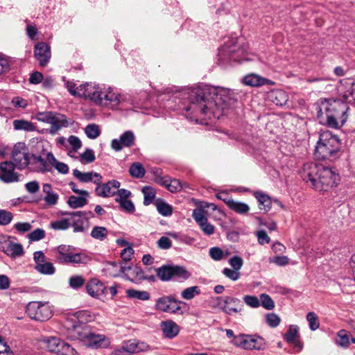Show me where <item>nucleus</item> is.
<instances>
[{
  "label": "nucleus",
  "mask_w": 355,
  "mask_h": 355,
  "mask_svg": "<svg viewBox=\"0 0 355 355\" xmlns=\"http://www.w3.org/2000/svg\"><path fill=\"white\" fill-rule=\"evenodd\" d=\"M306 320L309 322V326L311 330L315 331L319 328L320 323L318 318L314 312H309L306 315Z\"/></svg>",
  "instance_id": "nucleus-58"
},
{
  "label": "nucleus",
  "mask_w": 355,
  "mask_h": 355,
  "mask_svg": "<svg viewBox=\"0 0 355 355\" xmlns=\"http://www.w3.org/2000/svg\"><path fill=\"white\" fill-rule=\"evenodd\" d=\"M87 293L95 298L100 297L105 293L107 288L104 284L97 279H92L86 285Z\"/></svg>",
  "instance_id": "nucleus-25"
},
{
  "label": "nucleus",
  "mask_w": 355,
  "mask_h": 355,
  "mask_svg": "<svg viewBox=\"0 0 355 355\" xmlns=\"http://www.w3.org/2000/svg\"><path fill=\"white\" fill-rule=\"evenodd\" d=\"M58 199L59 195L53 191L49 194H46L44 198V200L49 206L55 205L58 203Z\"/></svg>",
  "instance_id": "nucleus-64"
},
{
  "label": "nucleus",
  "mask_w": 355,
  "mask_h": 355,
  "mask_svg": "<svg viewBox=\"0 0 355 355\" xmlns=\"http://www.w3.org/2000/svg\"><path fill=\"white\" fill-rule=\"evenodd\" d=\"M61 343L62 340L57 337H48L44 339V343L47 349L55 354H58Z\"/></svg>",
  "instance_id": "nucleus-37"
},
{
  "label": "nucleus",
  "mask_w": 355,
  "mask_h": 355,
  "mask_svg": "<svg viewBox=\"0 0 355 355\" xmlns=\"http://www.w3.org/2000/svg\"><path fill=\"white\" fill-rule=\"evenodd\" d=\"M227 49L231 53H243L248 48V45H241V39L236 37H228V40L225 42Z\"/></svg>",
  "instance_id": "nucleus-29"
},
{
  "label": "nucleus",
  "mask_w": 355,
  "mask_h": 355,
  "mask_svg": "<svg viewBox=\"0 0 355 355\" xmlns=\"http://www.w3.org/2000/svg\"><path fill=\"white\" fill-rule=\"evenodd\" d=\"M85 133L88 138L94 139H96L101 134V130L96 124H89L85 128Z\"/></svg>",
  "instance_id": "nucleus-50"
},
{
  "label": "nucleus",
  "mask_w": 355,
  "mask_h": 355,
  "mask_svg": "<svg viewBox=\"0 0 355 355\" xmlns=\"http://www.w3.org/2000/svg\"><path fill=\"white\" fill-rule=\"evenodd\" d=\"M243 83L251 87H259L264 85H271L272 83L270 80L254 73L246 75L243 79Z\"/></svg>",
  "instance_id": "nucleus-28"
},
{
  "label": "nucleus",
  "mask_w": 355,
  "mask_h": 355,
  "mask_svg": "<svg viewBox=\"0 0 355 355\" xmlns=\"http://www.w3.org/2000/svg\"><path fill=\"white\" fill-rule=\"evenodd\" d=\"M347 105L340 100L325 99L321 102L318 116L329 127L338 128L347 121Z\"/></svg>",
  "instance_id": "nucleus-3"
},
{
  "label": "nucleus",
  "mask_w": 355,
  "mask_h": 355,
  "mask_svg": "<svg viewBox=\"0 0 355 355\" xmlns=\"http://www.w3.org/2000/svg\"><path fill=\"white\" fill-rule=\"evenodd\" d=\"M35 269L40 273L44 275H53L55 271V267L51 262L40 263V264L35 266Z\"/></svg>",
  "instance_id": "nucleus-47"
},
{
  "label": "nucleus",
  "mask_w": 355,
  "mask_h": 355,
  "mask_svg": "<svg viewBox=\"0 0 355 355\" xmlns=\"http://www.w3.org/2000/svg\"><path fill=\"white\" fill-rule=\"evenodd\" d=\"M266 323L270 327H277L280 323V318L274 313H268L266 315Z\"/></svg>",
  "instance_id": "nucleus-60"
},
{
  "label": "nucleus",
  "mask_w": 355,
  "mask_h": 355,
  "mask_svg": "<svg viewBox=\"0 0 355 355\" xmlns=\"http://www.w3.org/2000/svg\"><path fill=\"white\" fill-rule=\"evenodd\" d=\"M160 329L163 336L168 339L175 338L180 330V326L171 320L162 321L160 323Z\"/></svg>",
  "instance_id": "nucleus-23"
},
{
  "label": "nucleus",
  "mask_w": 355,
  "mask_h": 355,
  "mask_svg": "<svg viewBox=\"0 0 355 355\" xmlns=\"http://www.w3.org/2000/svg\"><path fill=\"white\" fill-rule=\"evenodd\" d=\"M142 193L144 196V204L148 205L152 203L155 196V189L151 187H144L142 189Z\"/></svg>",
  "instance_id": "nucleus-51"
},
{
  "label": "nucleus",
  "mask_w": 355,
  "mask_h": 355,
  "mask_svg": "<svg viewBox=\"0 0 355 355\" xmlns=\"http://www.w3.org/2000/svg\"><path fill=\"white\" fill-rule=\"evenodd\" d=\"M126 295L130 299L147 301L150 298V293L146 291H137L133 288L128 289L125 291Z\"/></svg>",
  "instance_id": "nucleus-34"
},
{
  "label": "nucleus",
  "mask_w": 355,
  "mask_h": 355,
  "mask_svg": "<svg viewBox=\"0 0 355 355\" xmlns=\"http://www.w3.org/2000/svg\"><path fill=\"white\" fill-rule=\"evenodd\" d=\"M51 228L55 230H65L70 227L69 219L62 218L50 223Z\"/></svg>",
  "instance_id": "nucleus-52"
},
{
  "label": "nucleus",
  "mask_w": 355,
  "mask_h": 355,
  "mask_svg": "<svg viewBox=\"0 0 355 355\" xmlns=\"http://www.w3.org/2000/svg\"><path fill=\"white\" fill-rule=\"evenodd\" d=\"M260 305L267 310H272L275 307V303L272 298L267 294H261L260 295Z\"/></svg>",
  "instance_id": "nucleus-56"
},
{
  "label": "nucleus",
  "mask_w": 355,
  "mask_h": 355,
  "mask_svg": "<svg viewBox=\"0 0 355 355\" xmlns=\"http://www.w3.org/2000/svg\"><path fill=\"white\" fill-rule=\"evenodd\" d=\"M94 192L96 196L102 198H109L116 195V190L120 187L121 183L116 180H109L106 183H102L100 179L99 183L96 184Z\"/></svg>",
  "instance_id": "nucleus-13"
},
{
  "label": "nucleus",
  "mask_w": 355,
  "mask_h": 355,
  "mask_svg": "<svg viewBox=\"0 0 355 355\" xmlns=\"http://www.w3.org/2000/svg\"><path fill=\"white\" fill-rule=\"evenodd\" d=\"M121 258L123 261L128 262L130 261L134 255V250L132 247V245H128V247H125L121 252Z\"/></svg>",
  "instance_id": "nucleus-62"
},
{
  "label": "nucleus",
  "mask_w": 355,
  "mask_h": 355,
  "mask_svg": "<svg viewBox=\"0 0 355 355\" xmlns=\"http://www.w3.org/2000/svg\"><path fill=\"white\" fill-rule=\"evenodd\" d=\"M222 89L212 86H201L187 92L188 105L184 107L185 116L196 123H207L203 116L212 114L218 119L222 116Z\"/></svg>",
  "instance_id": "nucleus-1"
},
{
  "label": "nucleus",
  "mask_w": 355,
  "mask_h": 355,
  "mask_svg": "<svg viewBox=\"0 0 355 355\" xmlns=\"http://www.w3.org/2000/svg\"><path fill=\"white\" fill-rule=\"evenodd\" d=\"M85 345L92 348L106 347L109 345V341L103 334H96L89 332L83 337Z\"/></svg>",
  "instance_id": "nucleus-20"
},
{
  "label": "nucleus",
  "mask_w": 355,
  "mask_h": 355,
  "mask_svg": "<svg viewBox=\"0 0 355 355\" xmlns=\"http://www.w3.org/2000/svg\"><path fill=\"white\" fill-rule=\"evenodd\" d=\"M34 55L40 66H46L51 55L50 46L45 42L37 43L34 48Z\"/></svg>",
  "instance_id": "nucleus-19"
},
{
  "label": "nucleus",
  "mask_w": 355,
  "mask_h": 355,
  "mask_svg": "<svg viewBox=\"0 0 355 355\" xmlns=\"http://www.w3.org/2000/svg\"><path fill=\"white\" fill-rule=\"evenodd\" d=\"M271 101L277 105H285L288 101V96L282 90H274L270 93Z\"/></svg>",
  "instance_id": "nucleus-35"
},
{
  "label": "nucleus",
  "mask_w": 355,
  "mask_h": 355,
  "mask_svg": "<svg viewBox=\"0 0 355 355\" xmlns=\"http://www.w3.org/2000/svg\"><path fill=\"white\" fill-rule=\"evenodd\" d=\"M121 348L128 354L137 353L141 350L139 343L135 340H130L125 342Z\"/></svg>",
  "instance_id": "nucleus-40"
},
{
  "label": "nucleus",
  "mask_w": 355,
  "mask_h": 355,
  "mask_svg": "<svg viewBox=\"0 0 355 355\" xmlns=\"http://www.w3.org/2000/svg\"><path fill=\"white\" fill-rule=\"evenodd\" d=\"M338 92L345 101L350 103L355 101V82L349 80L340 81Z\"/></svg>",
  "instance_id": "nucleus-18"
},
{
  "label": "nucleus",
  "mask_w": 355,
  "mask_h": 355,
  "mask_svg": "<svg viewBox=\"0 0 355 355\" xmlns=\"http://www.w3.org/2000/svg\"><path fill=\"white\" fill-rule=\"evenodd\" d=\"M340 149V141L338 136L330 131L320 133L315 150V156L319 159H333Z\"/></svg>",
  "instance_id": "nucleus-4"
},
{
  "label": "nucleus",
  "mask_w": 355,
  "mask_h": 355,
  "mask_svg": "<svg viewBox=\"0 0 355 355\" xmlns=\"http://www.w3.org/2000/svg\"><path fill=\"white\" fill-rule=\"evenodd\" d=\"M13 214L6 209H0V225L6 226L11 223Z\"/></svg>",
  "instance_id": "nucleus-57"
},
{
  "label": "nucleus",
  "mask_w": 355,
  "mask_h": 355,
  "mask_svg": "<svg viewBox=\"0 0 355 355\" xmlns=\"http://www.w3.org/2000/svg\"><path fill=\"white\" fill-rule=\"evenodd\" d=\"M108 231L105 227L95 226L91 232V236L95 239L103 241L107 235Z\"/></svg>",
  "instance_id": "nucleus-48"
},
{
  "label": "nucleus",
  "mask_w": 355,
  "mask_h": 355,
  "mask_svg": "<svg viewBox=\"0 0 355 355\" xmlns=\"http://www.w3.org/2000/svg\"><path fill=\"white\" fill-rule=\"evenodd\" d=\"M51 254L55 261L60 264L87 263L89 260L85 253L75 252V248L67 245H60L51 249Z\"/></svg>",
  "instance_id": "nucleus-6"
},
{
  "label": "nucleus",
  "mask_w": 355,
  "mask_h": 355,
  "mask_svg": "<svg viewBox=\"0 0 355 355\" xmlns=\"http://www.w3.org/2000/svg\"><path fill=\"white\" fill-rule=\"evenodd\" d=\"M72 218L79 217L78 219H73L72 227L74 232H82L87 228L88 220L85 218V213L82 211H73L69 214Z\"/></svg>",
  "instance_id": "nucleus-27"
},
{
  "label": "nucleus",
  "mask_w": 355,
  "mask_h": 355,
  "mask_svg": "<svg viewBox=\"0 0 355 355\" xmlns=\"http://www.w3.org/2000/svg\"><path fill=\"white\" fill-rule=\"evenodd\" d=\"M15 164L12 162L5 161L0 163V180L6 183L19 181V175L15 172Z\"/></svg>",
  "instance_id": "nucleus-15"
},
{
  "label": "nucleus",
  "mask_w": 355,
  "mask_h": 355,
  "mask_svg": "<svg viewBox=\"0 0 355 355\" xmlns=\"http://www.w3.org/2000/svg\"><path fill=\"white\" fill-rule=\"evenodd\" d=\"M223 304V311L228 314L240 311L243 306L241 300L233 297H226Z\"/></svg>",
  "instance_id": "nucleus-31"
},
{
  "label": "nucleus",
  "mask_w": 355,
  "mask_h": 355,
  "mask_svg": "<svg viewBox=\"0 0 355 355\" xmlns=\"http://www.w3.org/2000/svg\"><path fill=\"white\" fill-rule=\"evenodd\" d=\"M223 202L234 211L239 214H246L250 211V207L248 204L236 201L234 200H223Z\"/></svg>",
  "instance_id": "nucleus-32"
},
{
  "label": "nucleus",
  "mask_w": 355,
  "mask_h": 355,
  "mask_svg": "<svg viewBox=\"0 0 355 355\" xmlns=\"http://www.w3.org/2000/svg\"><path fill=\"white\" fill-rule=\"evenodd\" d=\"M95 316L88 310L76 311L68 314L64 322V327L69 330H76L81 324L94 320Z\"/></svg>",
  "instance_id": "nucleus-10"
},
{
  "label": "nucleus",
  "mask_w": 355,
  "mask_h": 355,
  "mask_svg": "<svg viewBox=\"0 0 355 355\" xmlns=\"http://www.w3.org/2000/svg\"><path fill=\"white\" fill-rule=\"evenodd\" d=\"M253 195L259 202L260 209L263 210L265 212H268L270 210L272 200L268 194L261 191H257L254 192Z\"/></svg>",
  "instance_id": "nucleus-30"
},
{
  "label": "nucleus",
  "mask_w": 355,
  "mask_h": 355,
  "mask_svg": "<svg viewBox=\"0 0 355 355\" xmlns=\"http://www.w3.org/2000/svg\"><path fill=\"white\" fill-rule=\"evenodd\" d=\"M110 265L112 267L114 270V276L117 277L121 275L125 274V272L128 270H130L132 268L131 266H126L121 262H116L113 261L110 263Z\"/></svg>",
  "instance_id": "nucleus-43"
},
{
  "label": "nucleus",
  "mask_w": 355,
  "mask_h": 355,
  "mask_svg": "<svg viewBox=\"0 0 355 355\" xmlns=\"http://www.w3.org/2000/svg\"><path fill=\"white\" fill-rule=\"evenodd\" d=\"M216 207L213 204H202L193 209L192 216L198 224L203 225V222L207 220L210 215V211L215 210Z\"/></svg>",
  "instance_id": "nucleus-21"
},
{
  "label": "nucleus",
  "mask_w": 355,
  "mask_h": 355,
  "mask_svg": "<svg viewBox=\"0 0 355 355\" xmlns=\"http://www.w3.org/2000/svg\"><path fill=\"white\" fill-rule=\"evenodd\" d=\"M145 172L144 166L139 162H134L129 168L130 175L135 178H143Z\"/></svg>",
  "instance_id": "nucleus-42"
},
{
  "label": "nucleus",
  "mask_w": 355,
  "mask_h": 355,
  "mask_svg": "<svg viewBox=\"0 0 355 355\" xmlns=\"http://www.w3.org/2000/svg\"><path fill=\"white\" fill-rule=\"evenodd\" d=\"M76 350L69 344L62 340L58 354L59 355H76Z\"/></svg>",
  "instance_id": "nucleus-53"
},
{
  "label": "nucleus",
  "mask_w": 355,
  "mask_h": 355,
  "mask_svg": "<svg viewBox=\"0 0 355 355\" xmlns=\"http://www.w3.org/2000/svg\"><path fill=\"white\" fill-rule=\"evenodd\" d=\"M73 175L80 182L88 183L93 182L95 184H98L100 179H103L102 176L96 172H81L78 169L73 170Z\"/></svg>",
  "instance_id": "nucleus-26"
},
{
  "label": "nucleus",
  "mask_w": 355,
  "mask_h": 355,
  "mask_svg": "<svg viewBox=\"0 0 355 355\" xmlns=\"http://www.w3.org/2000/svg\"><path fill=\"white\" fill-rule=\"evenodd\" d=\"M236 347L244 349L261 350L265 347V340L257 335L239 334L231 340Z\"/></svg>",
  "instance_id": "nucleus-8"
},
{
  "label": "nucleus",
  "mask_w": 355,
  "mask_h": 355,
  "mask_svg": "<svg viewBox=\"0 0 355 355\" xmlns=\"http://www.w3.org/2000/svg\"><path fill=\"white\" fill-rule=\"evenodd\" d=\"M301 176L310 187L318 191H328L336 187L340 180L334 168L313 162L304 164Z\"/></svg>",
  "instance_id": "nucleus-2"
},
{
  "label": "nucleus",
  "mask_w": 355,
  "mask_h": 355,
  "mask_svg": "<svg viewBox=\"0 0 355 355\" xmlns=\"http://www.w3.org/2000/svg\"><path fill=\"white\" fill-rule=\"evenodd\" d=\"M85 279L81 275L71 276L69 279V286L73 289H78L85 284Z\"/></svg>",
  "instance_id": "nucleus-55"
},
{
  "label": "nucleus",
  "mask_w": 355,
  "mask_h": 355,
  "mask_svg": "<svg viewBox=\"0 0 355 355\" xmlns=\"http://www.w3.org/2000/svg\"><path fill=\"white\" fill-rule=\"evenodd\" d=\"M65 85L69 93L74 96H80L88 98L89 92L91 90H92V83H87L80 85L78 87H76L75 83L71 81H67Z\"/></svg>",
  "instance_id": "nucleus-22"
},
{
  "label": "nucleus",
  "mask_w": 355,
  "mask_h": 355,
  "mask_svg": "<svg viewBox=\"0 0 355 355\" xmlns=\"http://www.w3.org/2000/svg\"><path fill=\"white\" fill-rule=\"evenodd\" d=\"M50 155L54 156L51 152L43 153L42 155H33L35 171L41 173H52L53 162L49 161Z\"/></svg>",
  "instance_id": "nucleus-17"
},
{
  "label": "nucleus",
  "mask_w": 355,
  "mask_h": 355,
  "mask_svg": "<svg viewBox=\"0 0 355 355\" xmlns=\"http://www.w3.org/2000/svg\"><path fill=\"white\" fill-rule=\"evenodd\" d=\"M135 135L131 130L125 131L119 139H114L111 141V147L115 151H120L123 148L131 147L135 145Z\"/></svg>",
  "instance_id": "nucleus-14"
},
{
  "label": "nucleus",
  "mask_w": 355,
  "mask_h": 355,
  "mask_svg": "<svg viewBox=\"0 0 355 355\" xmlns=\"http://www.w3.org/2000/svg\"><path fill=\"white\" fill-rule=\"evenodd\" d=\"M156 272L162 281H169L173 278V266H162L156 269Z\"/></svg>",
  "instance_id": "nucleus-36"
},
{
  "label": "nucleus",
  "mask_w": 355,
  "mask_h": 355,
  "mask_svg": "<svg viewBox=\"0 0 355 355\" xmlns=\"http://www.w3.org/2000/svg\"><path fill=\"white\" fill-rule=\"evenodd\" d=\"M11 239L10 236L0 234V250L11 258L22 256L24 253L22 245L13 242Z\"/></svg>",
  "instance_id": "nucleus-11"
},
{
  "label": "nucleus",
  "mask_w": 355,
  "mask_h": 355,
  "mask_svg": "<svg viewBox=\"0 0 355 355\" xmlns=\"http://www.w3.org/2000/svg\"><path fill=\"white\" fill-rule=\"evenodd\" d=\"M87 197L84 196H71L69 197L67 200L68 205L73 209H77L84 207L87 204Z\"/></svg>",
  "instance_id": "nucleus-38"
},
{
  "label": "nucleus",
  "mask_w": 355,
  "mask_h": 355,
  "mask_svg": "<svg viewBox=\"0 0 355 355\" xmlns=\"http://www.w3.org/2000/svg\"><path fill=\"white\" fill-rule=\"evenodd\" d=\"M121 210L127 213H133L135 210L133 202L130 200H125L118 202Z\"/></svg>",
  "instance_id": "nucleus-63"
},
{
  "label": "nucleus",
  "mask_w": 355,
  "mask_h": 355,
  "mask_svg": "<svg viewBox=\"0 0 355 355\" xmlns=\"http://www.w3.org/2000/svg\"><path fill=\"white\" fill-rule=\"evenodd\" d=\"M156 207L158 212L164 216H169L173 213L172 207L162 200H158Z\"/></svg>",
  "instance_id": "nucleus-49"
},
{
  "label": "nucleus",
  "mask_w": 355,
  "mask_h": 355,
  "mask_svg": "<svg viewBox=\"0 0 355 355\" xmlns=\"http://www.w3.org/2000/svg\"><path fill=\"white\" fill-rule=\"evenodd\" d=\"M200 294V289L198 286H194L185 288L181 293V297L184 300H190L195 296Z\"/></svg>",
  "instance_id": "nucleus-45"
},
{
  "label": "nucleus",
  "mask_w": 355,
  "mask_h": 355,
  "mask_svg": "<svg viewBox=\"0 0 355 355\" xmlns=\"http://www.w3.org/2000/svg\"><path fill=\"white\" fill-rule=\"evenodd\" d=\"M53 162L52 169L54 168L58 173L66 175L69 173V168L67 164L59 162L55 156L50 155V159Z\"/></svg>",
  "instance_id": "nucleus-44"
},
{
  "label": "nucleus",
  "mask_w": 355,
  "mask_h": 355,
  "mask_svg": "<svg viewBox=\"0 0 355 355\" xmlns=\"http://www.w3.org/2000/svg\"><path fill=\"white\" fill-rule=\"evenodd\" d=\"M231 268L223 269V274L232 281L238 280L241 277L240 270L243 265V260L239 256H233L228 260Z\"/></svg>",
  "instance_id": "nucleus-16"
},
{
  "label": "nucleus",
  "mask_w": 355,
  "mask_h": 355,
  "mask_svg": "<svg viewBox=\"0 0 355 355\" xmlns=\"http://www.w3.org/2000/svg\"><path fill=\"white\" fill-rule=\"evenodd\" d=\"M96 159L94 152L92 149L87 148L78 157L79 162L83 164H87L93 162Z\"/></svg>",
  "instance_id": "nucleus-46"
},
{
  "label": "nucleus",
  "mask_w": 355,
  "mask_h": 355,
  "mask_svg": "<svg viewBox=\"0 0 355 355\" xmlns=\"http://www.w3.org/2000/svg\"><path fill=\"white\" fill-rule=\"evenodd\" d=\"M130 270H132V277L131 278V277H128L126 274H125L124 277L126 279L130 280V282H141V281L144 280V279H145L144 272L140 267H139V266L132 267V268Z\"/></svg>",
  "instance_id": "nucleus-39"
},
{
  "label": "nucleus",
  "mask_w": 355,
  "mask_h": 355,
  "mask_svg": "<svg viewBox=\"0 0 355 355\" xmlns=\"http://www.w3.org/2000/svg\"><path fill=\"white\" fill-rule=\"evenodd\" d=\"M181 304H185L182 301L175 299L173 295H164L157 299L155 304L156 310L171 314H182Z\"/></svg>",
  "instance_id": "nucleus-9"
},
{
  "label": "nucleus",
  "mask_w": 355,
  "mask_h": 355,
  "mask_svg": "<svg viewBox=\"0 0 355 355\" xmlns=\"http://www.w3.org/2000/svg\"><path fill=\"white\" fill-rule=\"evenodd\" d=\"M92 90L89 92V99L97 105L116 109L120 103V94L114 91L109 86L92 85Z\"/></svg>",
  "instance_id": "nucleus-5"
},
{
  "label": "nucleus",
  "mask_w": 355,
  "mask_h": 355,
  "mask_svg": "<svg viewBox=\"0 0 355 355\" xmlns=\"http://www.w3.org/2000/svg\"><path fill=\"white\" fill-rule=\"evenodd\" d=\"M49 124L51 127L47 131L52 135H55L61 128H66L69 125L66 116L56 112L53 114Z\"/></svg>",
  "instance_id": "nucleus-24"
},
{
  "label": "nucleus",
  "mask_w": 355,
  "mask_h": 355,
  "mask_svg": "<svg viewBox=\"0 0 355 355\" xmlns=\"http://www.w3.org/2000/svg\"><path fill=\"white\" fill-rule=\"evenodd\" d=\"M27 315L32 320L44 322L53 316V309L47 302H31L26 309Z\"/></svg>",
  "instance_id": "nucleus-7"
},
{
  "label": "nucleus",
  "mask_w": 355,
  "mask_h": 355,
  "mask_svg": "<svg viewBox=\"0 0 355 355\" xmlns=\"http://www.w3.org/2000/svg\"><path fill=\"white\" fill-rule=\"evenodd\" d=\"M13 128L15 130H24L26 132H33L35 130L34 124L24 119H16L12 122Z\"/></svg>",
  "instance_id": "nucleus-33"
},
{
  "label": "nucleus",
  "mask_w": 355,
  "mask_h": 355,
  "mask_svg": "<svg viewBox=\"0 0 355 355\" xmlns=\"http://www.w3.org/2000/svg\"><path fill=\"white\" fill-rule=\"evenodd\" d=\"M349 336L347 331L345 330H340L338 334L336 342L337 345L343 347H347L349 343Z\"/></svg>",
  "instance_id": "nucleus-54"
},
{
  "label": "nucleus",
  "mask_w": 355,
  "mask_h": 355,
  "mask_svg": "<svg viewBox=\"0 0 355 355\" xmlns=\"http://www.w3.org/2000/svg\"><path fill=\"white\" fill-rule=\"evenodd\" d=\"M45 231L42 229L37 228L31 232L28 237L32 241H37L43 239L45 237Z\"/></svg>",
  "instance_id": "nucleus-61"
},
{
  "label": "nucleus",
  "mask_w": 355,
  "mask_h": 355,
  "mask_svg": "<svg viewBox=\"0 0 355 355\" xmlns=\"http://www.w3.org/2000/svg\"><path fill=\"white\" fill-rule=\"evenodd\" d=\"M191 274L184 268L173 266V278L177 280H186L190 277Z\"/></svg>",
  "instance_id": "nucleus-41"
},
{
  "label": "nucleus",
  "mask_w": 355,
  "mask_h": 355,
  "mask_svg": "<svg viewBox=\"0 0 355 355\" xmlns=\"http://www.w3.org/2000/svg\"><path fill=\"white\" fill-rule=\"evenodd\" d=\"M297 333L298 327L295 325H291L289 327L287 333L285 334L284 338L289 343H293L295 340H296L295 338Z\"/></svg>",
  "instance_id": "nucleus-59"
},
{
  "label": "nucleus",
  "mask_w": 355,
  "mask_h": 355,
  "mask_svg": "<svg viewBox=\"0 0 355 355\" xmlns=\"http://www.w3.org/2000/svg\"><path fill=\"white\" fill-rule=\"evenodd\" d=\"M12 164L19 170L25 168L30 162L29 154L26 144L23 142L15 145L12 152Z\"/></svg>",
  "instance_id": "nucleus-12"
}]
</instances>
